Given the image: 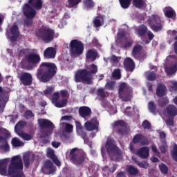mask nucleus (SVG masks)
Listing matches in <instances>:
<instances>
[{
  "instance_id": "nucleus-1",
  "label": "nucleus",
  "mask_w": 177,
  "mask_h": 177,
  "mask_svg": "<svg viewBox=\"0 0 177 177\" xmlns=\"http://www.w3.org/2000/svg\"><path fill=\"white\" fill-rule=\"evenodd\" d=\"M8 162L9 160L8 159L0 160V175L3 176L22 177L24 173L21 158L19 156H13L8 169Z\"/></svg>"
},
{
  "instance_id": "nucleus-2",
  "label": "nucleus",
  "mask_w": 177,
  "mask_h": 177,
  "mask_svg": "<svg viewBox=\"0 0 177 177\" xmlns=\"http://www.w3.org/2000/svg\"><path fill=\"white\" fill-rule=\"evenodd\" d=\"M57 73V66L55 63L42 62L37 70L36 77L41 82H49Z\"/></svg>"
},
{
  "instance_id": "nucleus-3",
  "label": "nucleus",
  "mask_w": 177,
  "mask_h": 177,
  "mask_svg": "<svg viewBox=\"0 0 177 177\" xmlns=\"http://www.w3.org/2000/svg\"><path fill=\"white\" fill-rule=\"evenodd\" d=\"M97 73V66L92 64L84 69H78L75 73V82H82L87 85L93 84V76Z\"/></svg>"
},
{
  "instance_id": "nucleus-4",
  "label": "nucleus",
  "mask_w": 177,
  "mask_h": 177,
  "mask_svg": "<svg viewBox=\"0 0 177 177\" xmlns=\"http://www.w3.org/2000/svg\"><path fill=\"white\" fill-rule=\"evenodd\" d=\"M41 62V56L35 53H30L25 55V58L21 62V67L24 70H34L35 67H38V64Z\"/></svg>"
},
{
  "instance_id": "nucleus-5",
  "label": "nucleus",
  "mask_w": 177,
  "mask_h": 177,
  "mask_svg": "<svg viewBox=\"0 0 177 177\" xmlns=\"http://www.w3.org/2000/svg\"><path fill=\"white\" fill-rule=\"evenodd\" d=\"M105 148L112 161H118L119 160H121V150H120V148L115 145L114 139H108L105 144Z\"/></svg>"
},
{
  "instance_id": "nucleus-6",
  "label": "nucleus",
  "mask_w": 177,
  "mask_h": 177,
  "mask_svg": "<svg viewBox=\"0 0 177 177\" xmlns=\"http://www.w3.org/2000/svg\"><path fill=\"white\" fill-rule=\"evenodd\" d=\"M35 34L45 42H50L55 39V30L46 26H41L37 29Z\"/></svg>"
},
{
  "instance_id": "nucleus-7",
  "label": "nucleus",
  "mask_w": 177,
  "mask_h": 177,
  "mask_svg": "<svg viewBox=\"0 0 177 177\" xmlns=\"http://www.w3.org/2000/svg\"><path fill=\"white\" fill-rule=\"evenodd\" d=\"M70 160L74 165L80 167L85 161V153L80 151L78 148H73L69 153Z\"/></svg>"
},
{
  "instance_id": "nucleus-8",
  "label": "nucleus",
  "mask_w": 177,
  "mask_h": 177,
  "mask_svg": "<svg viewBox=\"0 0 177 177\" xmlns=\"http://www.w3.org/2000/svg\"><path fill=\"white\" fill-rule=\"evenodd\" d=\"M152 113L153 114L158 113L168 127L175 125V117L177 115V111H152Z\"/></svg>"
},
{
  "instance_id": "nucleus-9",
  "label": "nucleus",
  "mask_w": 177,
  "mask_h": 177,
  "mask_svg": "<svg viewBox=\"0 0 177 177\" xmlns=\"http://www.w3.org/2000/svg\"><path fill=\"white\" fill-rule=\"evenodd\" d=\"M69 46L70 52L74 56H81L84 53V44L81 41L73 39L71 41Z\"/></svg>"
},
{
  "instance_id": "nucleus-10",
  "label": "nucleus",
  "mask_w": 177,
  "mask_h": 177,
  "mask_svg": "<svg viewBox=\"0 0 177 177\" xmlns=\"http://www.w3.org/2000/svg\"><path fill=\"white\" fill-rule=\"evenodd\" d=\"M132 92V88L128 86L125 82L122 83L119 87V96L120 99L124 100V102H128L131 100V93Z\"/></svg>"
},
{
  "instance_id": "nucleus-11",
  "label": "nucleus",
  "mask_w": 177,
  "mask_h": 177,
  "mask_svg": "<svg viewBox=\"0 0 177 177\" xmlns=\"http://www.w3.org/2000/svg\"><path fill=\"white\" fill-rule=\"evenodd\" d=\"M163 24L164 21L161 20V17L158 15H152L149 19V26L156 32L162 30Z\"/></svg>"
},
{
  "instance_id": "nucleus-12",
  "label": "nucleus",
  "mask_w": 177,
  "mask_h": 177,
  "mask_svg": "<svg viewBox=\"0 0 177 177\" xmlns=\"http://www.w3.org/2000/svg\"><path fill=\"white\" fill-rule=\"evenodd\" d=\"M18 78L24 86H31L32 85V75L28 72H21Z\"/></svg>"
},
{
  "instance_id": "nucleus-13",
  "label": "nucleus",
  "mask_w": 177,
  "mask_h": 177,
  "mask_svg": "<svg viewBox=\"0 0 177 177\" xmlns=\"http://www.w3.org/2000/svg\"><path fill=\"white\" fill-rule=\"evenodd\" d=\"M41 171L46 175H53L56 172V166L53 165V162L50 160H47L41 168Z\"/></svg>"
},
{
  "instance_id": "nucleus-14",
  "label": "nucleus",
  "mask_w": 177,
  "mask_h": 177,
  "mask_svg": "<svg viewBox=\"0 0 177 177\" xmlns=\"http://www.w3.org/2000/svg\"><path fill=\"white\" fill-rule=\"evenodd\" d=\"M24 15L26 19H34L37 15V11L30 4L26 3L24 6Z\"/></svg>"
},
{
  "instance_id": "nucleus-15",
  "label": "nucleus",
  "mask_w": 177,
  "mask_h": 177,
  "mask_svg": "<svg viewBox=\"0 0 177 177\" xmlns=\"http://www.w3.org/2000/svg\"><path fill=\"white\" fill-rule=\"evenodd\" d=\"M132 142L134 145H138V143H140L142 146L149 145V140L142 133L136 134L133 138Z\"/></svg>"
},
{
  "instance_id": "nucleus-16",
  "label": "nucleus",
  "mask_w": 177,
  "mask_h": 177,
  "mask_svg": "<svg viewBox=\"0 0 177 177\" xmlns=\"http://www.w3.org/2000/svg\"><path fill=\"white\" fill-rule=\"evenodd\" d=\"M113 128H115L117 127L120 128L118 130V133H119V135L122 136L127 132V122H125V121L124 120H117L114 122L113 124Z\"/></svg>"
},
{
  "instance_id": "nucleus-17",
  "label": "nucleus",
  "mask_w": 177,
  "mask_h": 177,
  "mask_svg": "<svg viewBox=\"0 0 177 177\" xmlns=\"http://www.w3.org/2000/svg\"><path fill=\"white\" fill-rule=\"evenodd\" d=\"M38 123L41 129H55V124L48 119H39Z\"/></svg>"
},
{
  "instance_id": "nucleus-18",
  "label": "nucleus",
  "mask_w": 177,
  "mask_h": 177,
  "mask_svg": "<svg viewBox=\"0 0 177 177\" xmlns=\"http://www.w3.org/2000/svg\"><path fill=\"white\" fill-rule=\"evenodd\" d=\"M84 127L86 131H97V130L99 129V121H97V120L87 121L84 124Z\"/></svg>"
},
{
  "instance_id": "nucleus-19",
  "label": "nucleus",
  "mask_w": 177,
  "mask_h": 177,
  "mask_svg": "<svg viewBox=\"0 0 177 177\" xmlns=\"http://www.w3.org/2000/svg\"><path fill=\"white\" fill-rule=\"evenodd\" d=\"M75 127H76V132L79 136H81L82 138H83L84 140H86V138L88 136V134L86 133V131H85V129H84V127H82V124H81V122L78 121H75Z\"/></svg>"
},
{
  "instance_id": "nucleus-20",
  "label": "nucleus",
  "mask_w": 177,
  "mask_h": 177,
  "mask_svg": "<svg viewBox=\"0 0 177 177\" xmlns=\"http://www.w3.org/2000/svg\"><path fill=\"white\" fill-rule=\"evenodd\" d=\"M35 160V154H32L30 153H26L23 156V161L25 168H28L30 164H32Z\"/></svg>"
},
{
  "instance_id": "nucleus-21",
  "label": "nucleus",
  "mask_w": 177,
  "mask_h": 177,
  "mask_svg": "<svg viewBox=\"0 0 177 177\" xmlns=\"http://www.w3.org/2000/svg\"><path fill=\"white\" fill-rule=\"evenodd\" d=\"M55 57H56V48H55V47H48L44 50V59H55Z\"/></svg>"
},
{
  "instance_id": "nucleus-22",
  "label": "nucleus",
  "mask_w": 177,
  "mask_h": 177,
  "mask_svg": "<svg viewBox=\"0 0 177 177\" xmlns=\"http://www.w3.org/2000/svg\"><path fill=\"white\" fill-rule=\"evenodd\" d=\"M124 67L126 71L132 73L135 70V62L133 59L129 57H127L124 61Z\"/></svg>"
},
{
  "instance_id": "nucleus-23",
  "label": "nucleus",
  "mask_w": 177,
  "mask_h": 177,
  "mask_svg": "<svg viewBox=\"0 0 177 177\" xmlns=\"http://www.w3.org/2000/svg\"><path fill=\"white\" fill-rule=\"evenodd\" d=\"M47 157L50 158V160H52L54 164H55V165L57 167H60V165H62L60 160H59L57 156L55 154V151H53L52 149H48L47 150Z\"/></svg>"
},
{
  "instance_id": "nucleus-24",
  "label": "nucleus",
  "mask_w": 177,
  "mask_h": 177,
  "mask_svg": "<svg viewBox=\"0 0 177 177\" xmlns=\"http://www.w3.org/2000/svg\"><path fill=\"white\" fill-rule=\"evenodd\" d=\"M126 170L128 174V176H137V175H139V169H138V167H135V166L132 165H127Z\"/></svg>"
},
{
  "instance_id": "nucleus-25",
  "label": "nucleus",
  "mask_w": 177,
  "mask_h": 177,
  "mask_svg": "<svg viewBox=\"0 0 177 177\" xmlns=\"http://www.w3.org/2000/svg\"><path fill=\"white\" fill-rule=\"evenodd\" d=\"M147 26L145 24L140 25L138 28L136 30L137 35L140 37V38H143L146 37V34H147Z\"/></svg>"
},
{
  "instance_id": "nucleus-26",
  "label": "nucleus",
  "mask_w": 177,
  "mask_h": 177,
  "mask_svg": "<svg viewBox=\"0 0 177 177\" xmlns=\"http://www.w3.org/2000/svg\"><path fill=\"white\" fill-rule=\"evenodd\" d=\"M132 44H133V41L131 38L123 37L120 39V46L121 48H123V49H128V48H131L132 46Z\"/></svg>"
},
{
  "instance_id": "nucleus-27",
  "label": "nucleus",
  "mask_w": 177,
  "mask_h": 177,
  "mask_svg": "<svg viewBox=\"0 0 177 177\" xmlns=\"http://www.w3.org/2000/svg\"><path fill=\"white\" fill-rule=\"evenodd\" d=\"M97 50L94 48L89 49L86 53V58L87 60H92L95 62L97 57Z\"/></svg>"
},
{
  "instance_id": "nucleus-28",
  "label": "nucleus",
  "mask_w": 177,
  "mask_h": 177,
  "mask_svg": "<svg viewBox=\"0 0 177 177\" xmlns=\"http://www.w3.org/2000/svg\"><path fill=\"white\" fill-rule=\"evenodd\" d=\"M166 92L167 86H165L164 84L160 83L158 84L156 88V95L158 96V97H162V96H165Z\"/></svg>"
},
{
  "instance_id": "nucleus-29",
  "label": "nucleus",
  "mask_w": 177,
  "mask_h": 177,
  "mask_svg": "<svg viewBox=\"0 0 177 177\" xmlns=\"http://www.w3.org/2000/svg\"><path fill=\"white\" fill-rule=\"evenodd\" d=\"M164 15L168 19H172L176 16V12H175V10L171 7H165L163 10Z\"/></svg>"
},
{
  "instance_id": "nucleus-30",
  "label": "nucleus",
  "mask_w": 177,
  "mask_h": 177,
  "mask_svg": "<svg viewBox=\"0 0 177 177\" xmlns=\"http://www.w3.org/2000/svg\"><path fill=\"white\" fill-rule=\"evenodd\" d=\"M26 125H27V122L25 121H19L16 124L15 127V131L16 132L17 135H19L23 132V129L26 127Z\"/></svg>"
},
{
  "instance_id": "nucleus-31",
  "label": "nucleus",
  "mask_w": 177,
  "mask_h": 177,
  "mask_svg": "<svg viewBox=\"0 0 177 177\" xmlns=\"http://www.w3.org/2000/svg\"><path fill=\"white\" fill-rule=\"evenodd\" d=\"M137 154L138 156H139V157H140V158H147V157H149V148L144 147L142 148H140L138 151H137Z\"/></svg>"
},
{
  "instance_id": "nucleus-32",
  "label": "nucleus",
  "mask_w": 177,
  "mask_h": 177,
  "mask_svg": "<svg viewBox=\"0 0 177 177\" xmlns=\"http://www.w3.org/2000/svg\"><path fill=\"white\" fill-rule=\"evenodd\" d=\"M28 3L36 10H41L42 9V0H29Z\"/></svg>"
},
{
  "instance_id": "nucleus-33",
  "label": "nucleus",
  "mask_w": 177,
  "mask_h": 177,
  "mask_svg": "<svg viewBox=\"0 0 177 177\" xmlns=\"http://www.w3.org/2000/svg\"><path fill=\"white\" fill-rule=\"evenodd\" d=\"M107 95V92H106V89L104 88H99L97 90V95L100 97V100H104L106 99V96Z\"/></svg>"
},
{
  "instance_id": "nucleus-34",
  "label": "nucleus",
  "mask_w": 177,
  "mask_h": 177,
  "mask_svg": "<svg viewBox=\"0 0 177 177\" xmlns=\"http://www.w3.org/2000/svg\"><path fill=\"white\" fill-rule=\"evenodd\" d=\"M177 71V62L170 67L165 68V72L167 75H172Z\"/></svg>"
},
{
  "instance_id": "nucleus-35",
  "label": "nucleus",
  "mask_w": 177,
  "mask_h": 177,
  "mask_svg": "<svg viewBox=\"0 0 177 177\" xmlns=\"http://www.w3.org/2000/svg\"><path fill=\"white\" fill-rule=\"evenodd\" d=\"M0 142L4 143V145H0V150H4V151H9V144L8 143V140H5V138L2 136H0Z\"/></svg>"
},
{
  "instance_id": "nucleus-36",
  "label": "nucleus",
  "mask_w": 177,
  "mask_h": 177,
  "mask_svg": "<svg viewBox=\"0 0 177 177\" xmlns=\"http://www.w3.org/2000/svg\"><path fill=\"white\" fill-rule=\"evenodd\" d=\"M133 5L137 9H142V8H145L146 2H145V0H133Z\"/></svg>"
},
{
  "instance_id": "nucleus-37",
  "label": "nucleus",
  "mask_w": 177,
  "mask_h": 177,
  "mask_svg": "<svg viewBox=\"0 0 177 177\" xmlns=\"http://www.w3.org/2000/svg\"><path fill=\"white\" fill-rule=\"evenodd\" d=\"M11 143L13 147H20L21 146H24V142H23L20 139L15 137L12 139Z\"/></svg>"
},
{
  "instance_id": "nucleus-38",
  "label": "nucleus",
  "mask_w": 177,
  "mask_h": 177,
  "mask_svg": "<svg viewBox=\"0 0 177 177\" xmlns=\"http://www.w3.org/2000/svg\"><path fill=\"white\" fill-rule=\"evenodd\" d=\"M0 136L8 140L10 138V133L6 129L0 128Z\"/></svg>"
},
{
  "instance_id": "nucleus-39",
  "label": "nucleus",
  "mask_w": 177,
  "mask_h": 177,
  "mask_svg": "<svg viewBox=\"0 0 177 177\" xmlns=\"http://www.w3.org/2000/svg\"><path fill=\"white\" fill-rule=\"evenodd\" d=\"M140 50H142V46L137 44L134 46L132 50V55L135 59H138V53H139Z\"/></svg>"
},
{
  "instance_id": "nucleus-40",
  "label": "nucleus",
  "mask_w": 177,
  "mask_h": 177,
  "mask_svg": "<svg viewBox=\"0 0 177 177\" xmlns=\"http://www.w3.org/2000/svg\"><path fill=\"white\" fill-rule=\"evenodd\" d=\"M6 100H8L6 96H3V95L0 96V111H3V109L6 106Z\"/></svg>"
},
{
  "instance_id": "nucleus-41",
  "label": "nucleus",
  "mask_w": 177,
  "mask_h": 177,
  "mask_svg": "<svg viewBox=\"0 0 177 177\" xmlns=\"http://www.w3.org/2000/svg\"><path fill=\"white\" fill-rule=\"evenodd\" d=\"M53 104L58 108L64 107L67 104V99H62L60 101H56Z\"/></svg>"
},
{
  "instance_id": "nucleus-42",
  "label": "nucleus",
  "mask_w": 177,
  "mask_h": 177,
  "mask_svg": "<svg viewBox=\"0 0 177 177\" xmlns=\"http://www.w3.org/2000/svg\"><path fill=\"white\" fill-rule=\"evenodd\" d=\"M120 4L123 9H128L131 6L132 0H119Z\"/></svg>"
},
{
  "instance_id": "nucleus-43",
  "label": "nucleus",
  "mask_w": 177,
  "mask_h": 177,
  "mask_svg": "<svg viewBox=\"0 0 177 177\" xmlns=\"http://www.w3.org/2000/svg\"><path fill=\"white\" fill-rule=\"evenodd\" d=\"M81 1L82 0H68V4L66 6H68V8H75Z\"/></svg>"
},
{
  "instance_id": "nucleus-44",
  "label": "nucleus",
  "mask_w": 177,
  "mask_h": 177,
  "mask_svg": "<svg viewBox=\"0 0 177 177\" xmlns=\"http://www.w3.org/2000/svg\"><path fill=\"white\" fill-rule=\"evenodd\" d=\"M112 77L114 80H120L121 79V69H120V68L115 69L112 73Z\"/></svg>"
},
{
  "instance_id": "nucleus-45",
  "label": "nucleus",
  "mask_w": 177,
  "mask_h": 177,
  "mask_svg": "<svg viewBox=\"0 0 177 177\" xmlns=\"http://www.w3.org/2000/svg\"><path fill=\"white\" fill-rule=\"evenodd\" d=\"M159 149L162 154H165V153H167V149H168V145H167V142L165 140L161 141V145L159 147Z\"/></svg>"
},
{
  "instance_id": "nucleus-46",
  "label": "nucleus",
  "mask_w": 177,
  "mask_h": 177,
  "mask_svg": "<svg viewBox=\"0 0 177 177\" xmlns=\"http://www.w3.org/2000/svg\"><path fill=\"white\" fill-rule=\"evenodd\" d=\"M159 169L161 174H163V175H167V174H168V166H167V165L164 163H161L160 165H159Z\"/></svg>"
},
{
  "instance_id": "nucleus-47",
  "label": "nucleus",
  "mask_w": 177,
  "mask_h": 177,
  "mask_svg": "<svg viewBox=\"0 0 177 177\" xmlns=\"http://www.w3.org/2000/svg\"><path fill=\"white\" fill-rule=\"evenodd\" d=\"M171 156L174 161L177 162V145L175 144L173 147V149L170 151Z\"/></svg>"
},
{
  "instance_id": "nucleus-48",
  "label": "nucleus",
  "mask_w": 177,
  "mask_h": 177,
  "mask_svg": "<svg viewBox=\"0 0 177 177\" xmlns=\"http://www.w3.org/2000/svg\"><path fill=\"white\" fill-rule=\"evenodd\" d=\"M146 78L148 81H156L157 75L154 72H148L146 75Z\"/></svg>"
},
{
  "instance_id": "nucleus-49",
  "label": "nucleus",
  "mask_w": 177,
  "mask_h": 177,
  "mask_svg": "<svg viewBox=\"0 0 177 177\" xmlns=\"http://www.w3.org/2000/svg\"><path fill=\"white\" fill-rule=\"evenodd\" d=\"M20 138H22L24 140H31L32 139V136L31 134H28L27 133H24L22 131V133L18 134Z\"/></svg>"
},
{
  "instance_id": "nucleus-50",
  "label": "nucleus",
  "mask_w": 177,
  "mask_h": 177,
  "mask_svg": "<svg viewBox=\"0 0 177 177\" xmlns=\"http://www.w3.org/2000/svg\"><path fill=\"white\" fill-rule=\"evenodd\" d=\"M168 103H169V100L168 99V97H165L159 100L158 104L160 107H165V106H167Z\"/></svg>"
},
{
  "instance_id": "nucleus-51",
  "label": "nucleus",
  "mask_w": 177,
  "mask_h": 177,
  "mask_svg": "<svg viewBox=\"0 0 177 177\" xmlns=\"http://www.w3.org/2000/svg\"><path fill=\"white\" fill-rule=\"evenodd\" d=\"M93 23L95 28H99V27H102V21H100V17H95L93 19Z\"/></svg>"
},
{
  "instance_id": "nucleus-52",
  "label": "nucleus",
  "mask_w": 177,
  "mask_h": 177,
  "mask_svg": "<svg viewBox=\"0 0 177 177\" xmlns=\"http://www.w3.org/2000/svg\"><path fill=\"white\" fill-rule=\"evenodd\" d=\"M10 31L12 35H20V32H19V26H17V25H13Z\"/></svg>"
},
{
  "instance_id": "nucleus-53",
  "label": "nucleus",
  "mask_w": 177,
  "mask_h": 177,
  "mask_svg": "<svg viewBox=\"0 0 177 177\" xmlns=\"http://www.w3.org/2000/svg\"><path fill=\"white\" fill-rule=\"evenodd\" d=\"M148 110L149 111H156V110H157V105H156L154 101H150L148 103Z\"/></svg>"
},
{
  "instance_id": "nucleus-54",
  "label": "nucleus",
  "mask_w": 177,
  "mask_h": 177,
  "mask_svg": "<svg viewBox=\"0 0 177 177\" xmlns=\"http://www.w3.org/2000/svg\"><path fill=\"white\" fill-rule=\"evenodd\" d=\"M115 86V82L110 81L106 83L105 88L109 91H114V86Z\"/></svg>"
},
{
  "instance_id": "nucleus-55",
  "label": "nucleus",
  "mask_w": 177,
  "mask_h": 177,
  "mask_svg": "<svg viewBox=\"0 0 177 177\" xmlns=\"http://www.w3.org/2000/svg\"><path fill=\"white\" fill-rule=\"evenodd\" d=\"M84 6L87 9H91V8H93L95 6V2L93 1V0H85L84 1Z\"/></svg>"
},
{
  "instance_id": "nucleus-56",
  "label": "nucleus",
  "mask_w": 177,
  "mask_h": 177,
  "mask_svg": "<svg viewBox=\"0 0 177 177\" xmlns=\"http://www.w3.org/2000/svg\"><path fill=\"white\" fill-rule=\"evenodd\" d=\"M59 99H60V94L59 92H55L51 97V102L53 104L56 103V102L59 101Z\"/></svg>"
},
{
  "instance_id": "nucleus-57",
  "label": "nucleus",
  "mask_w": 177,
  "mask_h": 177,
  "mask_svg": "<svg viewBox=\"0 0 177 177\" xmlns=\"http://www.w3.org/2000/svg\"><path fill=\"white\" fill-rule=\"evenodd\" d=\"M73 111H92L91 110V108L88 106H81L80 108L75 107L73 109H72Z\"/></svg>"
},
{
  "instance_id": "nucleus-58",
  "label": "nucleus",
  "mask_w": 177,
  "mask_h": 177,
  "mask_svg": "<svg viewBox=\"0 0 177 177\" xmlns=\"http://www.w3.org/2000/svg\"><path fill=\"white\" fill-rule=\"evenodd\" d=\"M54 91L55 88L53 86L47 87V88L44 91V95H45V96H49V95H52V93H53Z\"/></svg>"
},
{
  "instance_id": "nucleus-59",
  "label": "nucleus",
  "mask_w": 177,
  "mask_h": 177,
  "mask_svg": "<svg viewBox=\"0 0 177 177\" xmlns=\"http://www.w3.org/2000/svg\"><path fill=\"white\" fill-rule=\"evenodd\" d=\"M59 93V96H61V97H63L64 99H66V97H68V96H70V94L68 93V91L66 89L61 90Z\"/></svg>"
},
{
  "instance_id": "nucleus-60",
  "label": "nucleus",
  "mask_w": 177,
  "mask_h": 177,
  "mask_svg": "<svg viewBox=\"0 0 177 177\" xmlns=\"http://www.w3.org/2000/svg\"><path fill=\"white\" fill-rule=\"evenodd\" d=\"M74 127L68 123H66L65 124V132H67V133H71V132H73V129Z\"/></svg>"
},
{
  "instance_id": "nucleus-61",
  "label": "nucleus",
  "mask_w": 177,
  "mask_h": 177,
  "mask_svg": "<svg viewBox=\"0 0 177 177\" xmlns=\"http://www.w3.org/2000/svg\"><path fill=\"white\" fill-rule=\"evenodd\" d=\"M137 164L140 168H145V169H147L149 168V162L147 161L138 162Z\"/></svg>"
},
{
  "instance_id": "nucleus-62",
  "label": "nucleus",
  "mask_w": 177,
  "mask_h": 177,
  "mask_svg": "<svg viewBox=\"0 0 177 177\" xmlns=\"http://www.w3.org/2000/svg\"><path fill=\"white\" fill-rule=\"evenodd\" d=\"M142 127L144 129H151V124L149 123L148 120H145L142 123Z\"/></svg>"
},
{
  "instance_id": "nucleus-63",
  "label": "nucleus",
  "mask_w": 177,
  "mask_h": 177,
  "mask_svg": "<svg viewBox=\"0 0 177 177\" xmlns=\"http://www.w3.org/2000/svg\"><path fill=\"white\" fill-rule=\"evenodd\" d=\"M79 113L82 118H86V117H89L92 114V111H79Z\"/></svg>"
},
{
  "instance_id": "nucleus-64",
  "label": "nucleus",
  "mask_w": 177,
  "mask_h": 177,
  "mask_svg": "<svg viewBox=\"0 0 177 177\" xmlns=\"http://www.w3.org/2000/svg\"><path fill=\"white\" fill-rule=\"evenodd\" d=\"M166 111H177L176 106L174 104H169L166 108Z\"/></svg>"
}]
</instances>
